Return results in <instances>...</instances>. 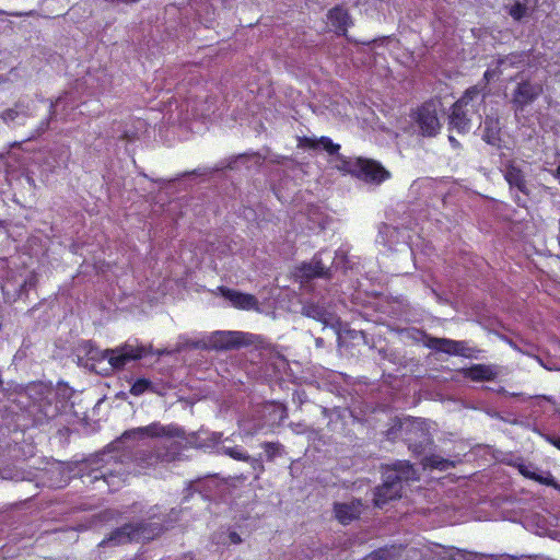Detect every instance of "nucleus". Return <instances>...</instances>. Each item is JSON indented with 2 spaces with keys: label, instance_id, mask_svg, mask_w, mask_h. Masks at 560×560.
Segmentation results:
<instances>
[{
  "label": "nucleus",
  "instance_id": "1",
  "mask_svg": "<svg viewBox=\"0 0 560 560\" xmlns=\"http://www.w3.org/2000/svg\"><path fill=\"white\" fill-rule=\"evenodd\" d=\"M415 470L409 462H401L383 471V482L374 489L373 503L383 509L390 501L401 497L402 482L410 479Z\"/></svg>",
  "mask_w": 560,
  "mask_h": 560
},
{
  "label": "nucleus",
  "instance_id": "2",
  "mask_svg": "<svg viewBox=\"0 0 560 560\" xmlns=\"http://www.w3.org/2000/svg\"><path fill=\"white\" fill-rule=\"evenodd\" d=\"M439 104L440 102L436 100H428L410 114L411 119L416 122L423 137H435L440 132Z\"/></svg>",
  "mask_w": 560,
  "mask_h": 560
},
{
  "label": "nucleus",
  "instance_id": "3",
  "mask_svg": "<svg viewBox=\"0 0 560 560\" xmlns=\"http://www.w3.org/2000/svg\"><path fill=\"white\" fill-rule=\"evenodd\" d=\"M153 537L150 525L144 522L127 523L122 526L115 528L107 538L103 539L98 546L106 545H124L131 541L149 540Z\"/></svg>",
  "mask_w": 560,
  "mask_h": 560
},
{
  "label": "nucleus",
  "instance_id": "4",
  "mask_svg": "<svg viewBox=\"0 0 560 560\" xmlns=\"http://www.w3.org/2000/svg\"><path fill=\"white\" fill-rule=\"evenodd\" d=\"M151 353V347L126 342L115 349H107L105 358L113 369L121 370L130 361H136Z\"/></svg>",
  "mask_w": 560,
  "mask_h": 560
},
{
  "label": "nucleus",
  "instance_id": "5",
  "mask_svg": "<svg viewBox=\"0 0 560 560\" xmlns=\"http://www.w3.org/2000/svg\"><path fill=\"white\" fill-rule=\"evenodd\" d=\"M250 335L243 331L217 330L208 338L206 348L217 351L238 349L250 343Z\"/></svg>",
  "mask_w": 560,
  "mask_h": 560
},
{
  "label": "nucleus",
  "instance_id": "6",
  "mask_svg": "<svg viewBox=\"0 0 560 560\" xmlns=\"http://www.w3.org/2000/svg\"><path fill=\"white\" fill-rule=\"evenodd\" d=\"M544 92L540 83L524 80L517 83L512 94V106L515 112H523L526 106L534 103Z\"/></svg>",
  "mask_w": 560,
  "mask_h": 560
},
{
  "label": "nucleus",
  "instance_id": "7",
  "mask_svg": "<svg viewBox=\"0 0 560 560\" xmlns=\"http://www.w3.org/2000/svg\"><path fill=\"white\" fill-rule=\"evenodd\" d=\"M386 438L389 441H395L399 438V435L405 434L404 440L408 443L409 450H412L413 452H420L422 447V441L417 443H412L411 435L415 434L416 436L420 435L421 438H425L427 434L422 429H419L415 425L413 422L410 421H401L398 418H395L393 420L392 425L386 430Z\"/></svg>",
  "mask_w": 560,
  "mask_h": 560
},
{
  "label": "nucleus",
  "instance_id": "8",
  "mask_svg": "<svg viewBox=\"0 0 560 560\" xmlns=\"http://www.w3.org/2000/svg\"><path fill=\"white\" fill-rule=\"evenodd\" d=\"M355 178L365 183L380 185L390 177V173L373 159L358 158Z\"/></svg>",
  "mask_w": 560,
  "mask_h": 560
},
{
  "label": "nucleus",
  "instance_id": "9",
  "mask_svg": "<svg viewBox=\"0 0 560 560\" xmlns=\"http://www.w3.org/2000/svg\"><path fill=\"white\" fill-rule=\"evenodd\" d=\"M424 345L438 352H443L451 355L467 357L466 351L468 350L465 341H458L447 338H438L425 335Z\"/></svg>",
  "mask_w": 560,
  "mask_h": 560
},
{
  "label": "nucleus",
  "instance_id": "10",
  "mask_svg": "<svg viewBox=\"0 0 560 560\" xmlns=\"http://www.w3.org/2000/svg\"><path fill=\"white\" fill-rule=\"evenodd\" d=\"M470 110L462 105V102H455L451 107L448 116V129L456 130L460 135H465L470 130Z\"/></svg>",
  "mask_w": 560,
  "mask_h": 560
},
{
  "label": "nucleus",
  "instance_id": "11",
  "mask_svg": "<svg viewBox=\"0 0 560 560\" xmlns=\"http://www.w3.org/2000/svg\"><path fill=\"white\" fill-rule=\"evenodd\" d=\"M503 176L511 189L515 188L525 196H529L525 173L514 161L505 163Z\"/></svg>",
  "mask_w": 560,
  "mask_h": 560
},
{
  "label": "nucleus",
  "instance_id": "12",
  "mask_svg": "<svg viewBox=\"0 0 560 560\" xmlns=\"http://www.w3.org/2000/svg\"><path fill=\"white\" fill-rule=\"evenodd\" d=\"M327 19L335 33L347 37L348 28L352 25L351 16L342 5H335L327 12Z\"/></svg>",
  "mask_w": 560,
  "mask_h": 560
},
{
  "label": "nucleus",
  "instance_id": "13",
  "mask_svg": "<svg viewBox=\"0 0 560 560\" xmlns=\"http://www.w3.org/2000/svg\"><path fill=\"white\" fill-rule=\"evenodd\" d=\"M334 513L338 522L342 525H349L358 520L362 513L361 500L354 499L348 503H335Z\"/></svg>",
  "mask_w": 560,
  "mask_h": 560
},
{
  "label": "nucleus",
  "instance_id": "14",
  "mask_svg": "<svg viewBox=\"0 0 560 560\" xmlns=\"http://www.w3.org/2000/svg\"><path fill=\"white\" fill-rule=\"evenodd\" d=\"M219 289L221 294L236 308L249 311L258 307V301L253 294L243 293L226 287H220Z\"/></svg>",
  "mask_w": 560,
  "mask_h": 560
},
{
  "label": "nucleus",
  "instance_id": "15",
  "mask_svg": "<svg viewBox=\"0 0 560 560\" xmlns=\"http://www.w3.org/2000/svg\"><path fill=\"white\" fill-rule=\"evenodd\" d=\"M142 434L150 438H175L180 436L182 431L175 425H162L160 422H153L147 427L138 428L133 431L126 432L124 435L128 436L130 434Z\"/></svg>",
  "mask_w": 560,
  "mask_h": 560
},
{
  "label": "nucleus",
  "instance_id": "16",
  "mask_svg": "<svg viewBox=\"0 0 560 560\" xmlns=\"http://www.w3.org/2000/svg\"><path fill=\"white\" fill-rule=\"evenodd\" d=\"M481 138L486 143L498 149L501 148V124L498 117L487 116L485 118Z\"/></svg>",
  "mask_w": 560,
  "mask_h": 560
},
{
  "label": "nucleus",
  "instance_id": "17",
  "mask_svg": "<svg viewBox=\"0 0 560 560\" xmlns=\"http://www.w3.org/2000/svg\"><path fill=\"white\" fill-rule=\"evenodd\" d=\"M28 412L34 417L35 424H43L58 415V408L57 406L52 407L47 398H40L28 407Z\"/></svg>",
  "mask_w": 560,
  "mask_h": 560
},
{
  "label": "nucleus",
  "instance_id": "18",
  "mask_svg": "<svg viewBox=\"0 0 560 560\" xmlns=\"http://www.w3.org/2000/svg\"><path fill=\"white\" fill-rule=\"evenodd\" d=\"M466 376L471 381L482 382V381H492L495 376L491 366L486 364H472L466 371Z\"/></svg>",
  "mask_w": 560,
  "mask_h": 560
},
{
  "label": "nucleus",
  "instance_id": "19",
  "mask_svg": "<svg viewBox=\"0 0 560 560\" xmlns=\"http://www.w3.org/2000/svg\"><path fill=\"white\" fill-rule=\"evenodd\" d=\"M518 471L521 472L522 476H524L530 480L537 481L541 485L552 486V487L556 486L555 478L551 474L548 472V475L546 477L541 476V475L537 474L535 470H533L532 466H529V465H520Z\"/></svg>",
  "mask_w": 560,
  "mask_h": 560
},
{
  "label": "nucleus",
  "instance_id": "20",
  "mask_svg": "<svg viewBox=\"0 0 560 560\" xmlns=\"http://www.w3.org/2000/svg\"><path fill=\"white\" fill-rule=\"evenodd\" d=\"M422 465L424 467L439 470H446L450 467H454L453 462L434 454L425 456L422 460Z\"/></svg>",
  "mask_w": 560,
  "mask_h": 560
},
{
  "label": "nucleus",
  "instance_id": "21",
  "mask_svg": "<svg viewBox=\"0 0 560 560\" xmlns=\"http://www.w3.org/2000/svg\"><path fill=\"white\" fill-rule=\"evenodd\" d=\"M302 276L308 279L323 277L325 275V267L320 260L314 262H304L300 268Z\"/></svg>",
  "mask_w": 560,
  "mask_h": 560
},
{
  "label": "nucleus",
  "instance_id": "22",
  "mask_svg": "<svg viewBox=\"0 0 560 560\" xmlns=\"http://www.w3.org/2000/svg\"><path fill=\"white\" fill-rule=\"evenodd\" d=\"M337 168L343 173L350 174L355 177L358 164V158H348L345 155H338Z\"/></svg>",
  "mask_w": 560,
  "mask_h": 560
},
{
  "label": "nucleus",
  "instance_id": "23",
  "mask_svg": "<svg viewBox=\"0 0 560 560\" xmlns=\"http://www.w3.org/2000/svg\"><path fill=\"white\" fill-rule=\"evenodd\" d=\"M149 390H153V384L150 380L148 378H144V377H140V378H137L133 384L131 385L130 387V390L129 393L132 395V396H141L143 395L145 392H149Z\"/></svg>",
  "mask_w": 560,
  "mask_h": 560
},
{
  "label": "nucleus",
  "instance_id": "24",
  "mask_svg": "<svg viewBox=\"0 0 560 560\" xmlns=\"http://www.w3.org/2000/svg\"><path fill=\"white\" fill-rule=\"evenodd\" d=\"M529 9H527V4L523 3L521 0H517L514 4L508 7V13L514 21H522L525 16L528 15Z\"/></svg>",
  "mask_w": 560,
  "mask_h": 560
},
{
  "label": "nucleus",
  "instance_id": "25",
  "mask_svg": "<svg viewBox=\"0 0 560 560\" xmlns=\"http://www.w3.org/2000/svg\"><path fill=\"white\" fill-rule=\"evenodd\" d=\"M223 453L228 456H230L231 458L235 459V460H240V462H254L256 460L255 458L250 457L249 455H247L243 450L242 447L240 446H234V447H224L223 448Z\"/></svg>",
  "mask_w": 560,
  "mask_h": 560
},
{
  "label": "nucleus",
  "instance_id": "26",
  "mask_svg": "<svg viewBox=\"0 0 560 560\" xmlns=\"http://www.w3.org/2000/svg\"><path fill=\"white\" fill-rule=\"evenodd\" d=\"M266 453V457L268 462H272L277 456L282 453V445L279 442H264L261 444Z\"/></svg>",
  "mask_w": 560,
  "mask_h": 560
},
{
  "label": "nucleus",
  "instance_id": "27",
  "mask_svg": "<svg viewBox=\"0 0 560 560\" xmlns=\"http://www.w3.org/2000/svg\"><path fill=\"white\" fill-rule=\"evenodd\" d=\"M93 472H94L93 480L96 481V480L103 479L108 485V487H110L115 483L114 479L117 476L115 475L114 470H112L107 467H102L101 469H96Z\"/></svg>",
  "mask_w": 560,
  "mask_h": 560
},
{
  "label": "nucleus",
  "instance_id": "28",
  "mask_svg": "<svg viewBox=\"0 0 560 560\" xmlns=\"http://www.w3.org/2000/svg\"><path fill=\"white\" fill-rule=\"evenodd\" d=\"M319 148L325 150L329 155L338 154L340 144L332 142L329 137L322 136L319 138Z\"/></svg>",
  "mask_w": 560,
  "mask_h": 560
},
{
  "label": "nucleus",
  "instance_id": "29",
  "mask_svg": "<svg viewBox=\"0 0 560 560\" xmlns=\"http://www.w3.org/2000/svg\"><path fill=\"white\" fill-rule=\"evenodd\" d=\"M362 560H393L392 549L380 548L365 556Z\"/></svg>",
  "mask_w": 560,
  "mask_h": 560
},
{
  "label": "nucleus",
  "instance_id": "30",
  "mask_svg": "<svg viewBox=\"0 0 560 560\" xmlns=\"http://www.w3.org/2000/svg\"><path fill=\"white\" fill-rule=\"evenodd\" d=\"M480 93H481V90L477 85L470 86L464 92L462 97L459 100H457L456 102H462L463 106L468 107L469 103L472 100H475L476 97H478Z\"/></svg>",
  "mask_w": 560,
  "mask_h": 560
},
{
  "label": "nucleus",
  "instance_id": "31",
  "mask_svg": "<svg viewBox=\"0 0 560 560\" xmlns=\"http://www.w3.org/2000/svg\"><path fill=\"white\" fill-rule=\"evenodd\" d=\"M298 148L317 150L319 148V138L302 136L298 138Z\"/></svg>",
  "mask_w": 560,
  "mask_h": 560
},
{
  "label": "nucleus",
  "instance_id": "32",
  "mask_svg": "<svg viewBox=\"0 0 560 560\" xmlns=\"http://www.w3.org/2000/svg\"><path fill=\"white\" fill-rule=\"evenodd\" d=\"M18 116H19L18 110H15V109H13V108H8V109L3 110V112H2V114H1V118H2L4 121H12V120H14Z\"/></svg>",
  "mask_w": 560,
  "mask_h": 560
},
{
  "label": "nucleus",
  "instance_id": "33",
  "mask_svg": "<svg viewBox=\"0 0 560 560\" xmlns=\"http://www.w3.org/2000/svg\"><path fill=\"white\" fill-rule=\"evenodd\" d=\"M229 539H230L231 544H234V545L242 542V538L236 532H230Z\"/></svg>",
  "mask_w": 560,
  "mask_h": 560
},
{
  "label": "nucleus",
  "instance_id": "34",
  "mask_svg": "<svg viewBox=\"0 0 560 560\" xmlns=\"http://www.w3.org/2000/svg\"><path fill=\"white\" fill-rule=\"evenodd\" d=\"M8 14L10 16L22 18V16H33L35 14V12L34 11H30V12H10Z\"/></svg>",
  "mask_w": 560,
  "mask_h": 560
},
{
  "label": "nucleus",
  "instance_id": "35",
  "mask_svg": "<svg viewBox=\"0 0 560 560\" xmlns=\"http://www.w3.org/2000/svg\"><path fill=\"white\" fill-rule=\"evenodd\" d=\"M547 441L552 444L555 447L560 450V436H548Z\"/></svg>",
  "mask_w": 560,
  "mask_h": 560
},
{
  "label": "nucleus",
  "instance_id": "36",
  "mask_svg": "<svg viewBox=\"0 0 560 560\" xmlns=\"http://www.w3.org/2000/svg\"><path fill=\"white\" fill-rule=\"evenodd\" d=\"M521 1L523 3L527 4V9L534 10L537 7L539 0H521Z\"/></svg>",
  "mask_w": 560,
  "mask_h": 560
},
{
  "label": "nucleus",
  "instance_id": "37",
  "mask_svg": "<svg viewBox=\"0 0 560 560\" xmlns=\"http://www.w3.org/2000/svg\"><path fill=\"white\" fill-rule=\"evenodd\" d=\"M448 141L451 142V145L455 149L460 147L459 141L453 136H448Z\"/></svg>",
  "mask_w": 560,
  "mask_h": 560
},
{
  "label": "nucleus",
  "instance_id": "38",
  "mask_svg": "<svg viewBox=\"0 0 560 560\" xmlns=\"http://www.w3.org/2000/svg\"><path fill=\"white\" fill-rule=\"evenodd\" d=\"M492 78H493V71H491L489 69L486 70L483 73V80L486 81V83H488Z\"/></svg>",
  "mask_w": 560,
  "mask_h": 560
},
{
  "label": "nucleus",
  "instance_id": "39",
  "mask_svg": "<svg viewBox=\"0 0 560 560\" xmlns=\"http://www.w3.org/2000/svg\"><path fill=\"white\" fill-rule=\"evenodd\" d=\"M115 475L118 476V477H116L118 479L117 487H120V482H121V485L125 483L124 471L121 470V474L118 472V474H115Z\"/></svg>",
  "mask_w": 560,
  "mask_h": 560
},
{
  "label": "nucleus",
  "instance_id": "40",
  "mask_svg": "<svg viewBox=\"0 0 560 560\" xmlns=\"http://www.w3.org/2000/svg\"><path fill=\"white\" fill-rule=\"evenodd\" d=\"M115 475L118 476V477H116L118 479L117 487H120V482H121V485L125 483L124 471L121 470V474L118 472V474H115Z\"/></svg>",
  "mask_w": 560,
  "mask_h": 560
},
{
  "label": "nucleus",
  "instance_id": "41",
  "mask_svg": "<svg viewBox=\"0 0 560 560\" xmlns=\"http://www.w3.org/2000/svg\"><path fill=\"white\" fill-rule=\"evenodd\" d=\"M106 2L116 3V2H124V3H136L139 0H105Z\"/></svg>",
  "mask_w": 560,
  "mask_h": 560
},
{
  "label": "nucleus",
  "instance_id": "42",
  "mask_svg": "<svg viewBox=\"0 0 560 560\" xmlns=\"http://www.w3.org/2000/svg\"><path fill=\"white\" fill-rule=\"evenodd\" d=\"M256 460L254 462H250L253 467L255 468L256 466H259L260 470H264V465L261 464V462L257 458H255Z\"/></svg>",
  "mask_w": 560,
  "mask_h": 560
},
{
  "label": "nucleus",
  "instance_id": "43",
  "mask_svg": "<svg viewBox=\"0 0 560 560\" xmlns=\"http://www.w3.org/2000/svg\"><path fill=\"white\" fill-rule=\"evenodd\" d=\"M62 152H63V155H65V159L63 161L67 162L69 160V156H70V151H69V148H63L62 149Z\"/></svg>",
  "mask_w": 560,
  "mask_h": 560
},
{
  "label": "nucleus",
  "instance_id": "44",
  "mask_svg": "<svg viewBox=\"0 0 560 560\" xmlns=\"http://www.w3.org/2000/svg\"><path fill=\"white\" fill-rule=\"evenodd\" d=\"M553 176L559 180V184H560V164L556 168Z\"/></svg>",
  "mask_w": 560,
  "mask_h": 560
},
{
  "label": "nucleus",
  "instance_id": "45",
  "mask_svg": "<svg viewBox=\"0 0 560 560\" xmlns=\"http://www.w3.org/2000/svg\"><path fill=\"white\" fill-rule=\"evenodd\" d=\"M504 61H505V60H504L503 58H500V59L498 60V66H502V65L504 63Z\"/></svg>",
  "mask_w": 560,
  "mask_h": 560
},
{
  "label": "nucleus",
  "instance_id": "46",
  "mask_svg": "<svg viewBox=\"0 0 560 560\" xmlns=\"http://www.w3.org/2000/svg\"><path fill=\"white\" fill-rule=\"evenodd\" d=\"M515 201H516L517 206H521V207H524V206H525V203H524V202H521V200H520V199H516Z\"/></svg>",
  "mask_w": 560,
  "mask_h": 560
},
{
  "label": "nucleus",
  "instance_id": "47",
  "mask_svg": "<svg viewBox=\"0 0 560 560\" xmlns=\"http://www.w3.org/2000/svg\"><path fill=\"white\" fill-rule=\"evenodd\" d=\"M60 102H61V98H58L56 105H59Z\"/></svg>",
  "mask_w": 560,
  "mask_h": 560
}]
</instances>
